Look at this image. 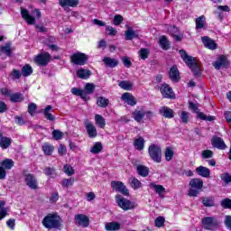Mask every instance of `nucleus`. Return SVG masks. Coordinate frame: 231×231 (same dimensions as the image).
Instances as JSON below:
<instances>
[{
    "label": "nucleus",
    "instance_id": "1",
    "mask_svg": "<svg viewBox=\"0 0 231 231\" xmlns=\"http://www.w3.org/2000/svg\"><path fill=\"white\" fill-rule=\"evenodd\" d=\"M179 53L181 59L187 64V66L189 67V69H191L194 77H199V75H201V69L199 68V65L196 62V59H194L192 56H189L185 50H180Z\"/></svg>",
    "mask_w": 231,
    "mask_h": 231
},
{
    "label": "nucleus",
    "instance_id": "2",
    "mask_svg": "<svg viewBox=\"0 0 231 231\" xmlns=\"http://www.w3.org/2000/svg\"><path fill=\"white\" fill-rule=\"evenodd\" d=\"M42 223L45 228H48V230L60 228L61 226L60 217L53 214L47 215Z\"/></svg>",
    "mask_w": 231,
    "mask_h": 231
},
{
    "label": "nucleus",
    "instance_id": "3",
    "mask_svg": "<svg viewBox=\"0 0 231 231\" xmlns=\"http://www.w3.org/2000/svg\"><path fill=\"white\" fill-rule=\"evenodd\" d=\"M201 223L204 230L216 231L221 226V222L216 217H206Z\"/></svg>",
    "mask_w": 231,
    "mask_h": 231
},
{
    "label": "nucleus",
    "instance_id": "4",
    "mask_svg": "<svg viewBox=\"0 0 231 231\" xmlns=\"http://www.w3.org/2000/svg\"><path fill=\"white\" fill-rule=\"evenodd\" d=\"M189 196L198 198V194L203 191V180L192 179L189 181Z\"/></svg>",
    "mask_w": 231,
    "mask_h": 231
},
{
    "label": "nucleus",
    "instance_id": "5",
    "mask_svg": "<svg viewBox=\"0 0 231 231\" xmlns=\"http://www.w3.org/2000/svg\"><path fill=\"white\" fill-rule=\"evenodd\" d=\"M148 154L155 163H162V148L156 144H151L148 148Z\"/></svg>",
    "mask_w": 231,
    "mask_h": 231
},
{
    "label": "nucleus",
    "instance_id": "6",
    "mask_svg": "<svg viewBox=\"0 0 231 231\" xmlns=\"http://www.w3.org/2000/svg\"><path fill=\"white\" fill-rule=\"evenodd\" d=\"M116 203L125 211L133 210L136 207L134 202H131V200L124 198L122 195L116 196Z\"/></svg>",
    "mask_w": 231,
    "mask_h": 231
},
{
    "label": "nucleus",
    "instance_id": "7",
    "mask_svg": "<svg viewBox=\"0 0 231 231\" xmlns=\"http://www.w3.org/2000/svg\"><path fill=\"white\" fill-rule=\"evenodd\" d=\"M70 62L76 66H84L88 62V55L82 52H76L70 56Z\"/></svg>",
    "mask_w": 231,
    "mask_h": 231
},
{
    "label": "nucleus",
    "instance_id": "8",
    "mask_svg": "<svg viewBox=\"0 0 231 231\" xmlns=\"http://www.w3.org/2000/svg\"><path fill=\"white\" fill-rule=\"evenodd\" d=\"M110 185L113 190H116V192H119L120 194H123V196H129V189L127 187H125L124 182L119 180H112Z\"/></svg>",
    "mask_w": 231,
    "mask_h": 231
},
{
    "label": "nucleus",
    "instance_id": "9",
    "mask_svg": "<svg viewBox=\"0 0 231 231\" xmlns=\"http://www.w3.org/2000/svg\"><path fill=\"white\" fill-rule=\"evenodd\" d=\"M50 60H51V55L48 52L38 54L34 58L35 64H37V66H42V68L46 67L47 64H50Z\"/></svg>",
    "mask_w": 231,
    "mask_h": 231
},
{
    "label": "nucleus",
    "instance_id": "10",
    "mask_svg": "<svg viewBox=\"0 0 231 231\" xmlns=\"http://www.w3.org/2000/svg\"><path fill=\"white\" fill-rule=\"evenodd\" d=\"M74 219L79 226H82L83 228L89 226V217L84 214L76 215Z\"/></svg>",
    "mask_w": 231,
    "mask_h": 231
},
{
    "label": "nucleus",
    "instance_id": "11",
    "mask_svg": "<svg viewBox=\"0 0 231 231\" xmlns=\"http://www.w3.org/2000/svg\"><path fill=\"white\" fill-rule=\"evenodd\" d=\"M25 183L29 189H32V190H35L38 189L37 186V178L32 173L25 174L24 178Z\"/></svg>",
    "mask_w": 231,
    "mask_h": 231
},
{
    "label": "nucleus",
    "instance_id": "12",
    "mask_svg": "<svg viewBox=\"0 0 231 231\" xmlns=\"http://www.w3.org/2000/svg\"><path fill=\"white\" fill-rule=\"evenodd\" d=\"M160 91L162 97H164V98H174V92L172 91V88L169 87L168 84H163L160 88Z\"/></svg>",
    "mask_w": 231,
    "mask_h": 231
},
{
    "label": "nucleus",
    "instance_id": "13",
    "mask_svg": "<svg viewBox=\"0 0 231 231\" xmlns=\"http://www.w3.org/2000/svg\"><path fill=\"white\" fill-rule=\"evenodd\" d=\"M126 28L127 30L125 32V41H133V39H138L139 37L138 31H134L133 27L127 26V25H126Z\"/></svg>",
    "mask_w": 231,
    "mask_h": 231
},
{
    "label": "nucleus",
    "instance_id": "14",
    "mask_svg": "<svg viewBox=\"0 0 231 231\" xmlns=\"http://www.w3.org/2000/svg\"><path fill=\"white\" fill-rule=\"evenodd\" d=\"M215 69H221V68H228V60L224 55L220 56L217 61L213 63Z\"/></svg>",
    "mask_w": 231,
    "mask_h": 231
},
{
    "label": "nucleus",
    "instance_id": "15",
    "mask_svg": "<svg viewBox=\"0 0 231 231\" xmlns=\"http://www.w3.org/2000/svg\"><path fill=\"white\" fill-rule=\"evenodd\" d=\"M211 143L213 147H216L220 151H225V149H226V144L225 143V141H223L221 137H217V136L213 137L211 140Z\"/></svg>",
    "mask_w": 231,
    "mask_h": 231
},
{
    "label": "nucleus",
    "instance_id": "16",
    "mask_svg": "<svg viewBox=\"0 0 231 231\" xmlns=\"http://www.w3.org/2000/svg\"><path fill=\"white\" fill-rule=\"evenodd\" d=\"M85 127L89 138H97L98 133L97 132V127L91 122L86 121Z\"/></svg>",
    "mask_w": 231,
    "mask_h": 231
},
{
    "label": "nucleus",
    "instance_id": "17",
    "mask_svg": "<svg viewBox=\"0 0 231 231\" xmlns=\"http://www.w3.org/2000/svg\"><path fill=\"white\" fill-rule=\"evenodd\" d=\"M122 100L128 104V106H136V97L129 92H125L121 97Z\"/></svg>",
    "mask_w": 231,
    "mask_h": 231
},
{
    "label": "nucleus",
    "instance_id": "18",
    "mask_svg": "<svg viewBox=\"0 0 231 231\" xmlns=\"http://www.w3.org/2000/svg\"><path fill=\"white\" fill-rule=\"evenodd\" d=\"M21 14L23 19L26 21L27 24L33 25L35 24V17L32 16L28 10L21 8Z\"/></svg>",
    "mask_w": 231,
    "mask_h": 231
},
{
    "label": "nucleus",
    "instance_id": "19",
    "mask_svg": "<svg viewBox=\"0 0 231 231\" xmlns=\"http://www.w3.org/2000/svg\"><path fill=\"white\" fill-rule=\"evenodd\" d=\"M201 40L204 46L208 48V50H216V48H217L216 42H214V40L210 39L208 36H203Z\"/></svg>",
    "mask_w": 231,
    "mask_h": 231
},
{
    "label": "nucleus",
    "instance_id": "20",
    "mask_svg": "<svg viewBox=\"0 0 231 231\" xmlns=\"http://www.w3.org/2000/svg\"><path fill=\"white\" fill-rule=\"evenodd\" d=\"M78 79H82L83 80H88L92 75L91 70L88 69H79L76 71Z\"/></svg>",
    "mask_w": 231,
    "mask_h": 231
},
{
    "label": "nucleus",
    "instance_id": "21",
    "mask_svg": "<svg viewBox=\"0 0 231 231\" xmlns=\"http://www.w3.org/2000/svg\"><path fill=\"white\" fill-rule=\"evenodd\" d=\"M159 113L162 116H164V118H174V110L168 106H162L159 109Z\"/></svg>",
    "mask_w": 231,
    "mask_h": 231
},
{
    "label": "nucleus",
    "instance_id": "22",
    "mask_svg": "<svg viewBox=\"0 0 231 231\" xmlns=\"http://www.w3.org/2000/svg\"><path fill=\"white\" fill-rule=\"evenodd\" d=\"M122 225L119 222L112 221L106 222L105 224V230L106 231H118L120 230Z\"/></svg>",
    "mask_w": 231,
    "mask_h": 231
},
{
    "label": "nucleus",
    "instance_id": "23",
    "mask_svg": "<svg viewBox=\"0 0 231 231\" xmlns=\"http://www.w3.org/2000/svg\"><path fill=\"white\" fill-rule=\"evenodd\" d=\"M12 43L7 42L3 46H0V55H6V57H12Z\"/></svg>",
    "mask_w": 231,
    "mask_h": 231
},
{
    "label": "nucleus",
    "instance_id": "24",
    "mask_svg": "<svg viewBox=\"0 0 231 231\" xmlns=\"http://www.w3.org/2000/svg\"><path fill=\"white\" fill-rule=\"evenodd\" d=\"M196 172L202 178H210V170L205 166H199L196 168Z\"/></svg>",
    "mask_w": 231,
    "mask_h": 231
},
{
    "label": "nucleus",
    "instance_id": "25",
    "mask_svg": "<svg viewBox=\"0 0 231 231\" xmlns=\"http://www.w3.org/2000/svg\"><path fill=\"white\" fill-rule=\"evenodd\" d=\"M103 62L106 68H116V66L119 64L118 60L112 59L111 57H105L103 59Z\"/></svg>",
    "mask_w": 231,
    "mask_h": 231
},
{
    "label": "nucleus",
    "instance_id": "26",
    "mask_svg": "<svg viewBox=\"0 0 231 231\" xmlns=\"http://www.w3.org/2000/svg\"><path fill=\"white\" fill-rule=\"evenodd\" d=\"M53 109V106L51 105H48L43 110H42V113L44 115V117L46 120H50V122H53L55 120V116L50 113Z\"/></svg>",
    "mask_w": 231,
    "mask_h": 231
},
{
    "label": "nucleus",
    "instance_id": "27",
    "mask_svg": "<svg viewBox=\"0 0 231 231\" xmlns=\"http://www.w3.org/2000/svg\"><path fill=\"white\" fill-rule=\"evenodd\" d=\"M133 118L134 120H135V122H142V120H143V118H145V111L143 109L138 110L135 109L133 113Z\"/></svg>",
    "mask_w": 231,
    "mask_h": 231
},
{
    "label": "nucleus",
    "instance_id": "28",
    "mask_svg": "<svg viewBox=\"0 0 231 231\" xmlns=\"http://www.w3.org/2000/svg\"><path fill=\"white\" fill-rule=\"evenodd\" d=\"M170 79L172 82H180V70L177 67H171L170 69Z\"/></svg>",
    "mask_w": 231,
    "mask_h": 231
},
{
    "label": "nucleus",
    "instance_id": "29",
    "mask_svg": "<svg viewBox=\"0 0 231 231\" xmlns=\"http://www.w3.org/2000/svg\"><path fill=\"white\" fill-rule=\"evenodd\" d=\"M85 99L86 100H89V97H88V95H93V93H95V85L92 83H87L85 85Z\"/></svg>",
    "mask_w": 231,
    "mask_h": 231
},
{
    "label": "nucleus",
    "instance_id": "30",
    "mask_svg": "<svg viewBox=\"0 0 231 231\" xmlns=\"http://www.w3.org/2000/svg\"><path fill=\"white\" fill-rule=\"evenodd\" d=\"M151 187H152V189H154L156 194L160 196V198H165V189L163 186L152 183Z\"/></svg>",
    "mask_w": 231,
    "mask_h": 231
},
{
    "label": "nucleus",
    "instance_id": "31",
    "mask_svg": "<svg viewBox=\"0 0 231 231\" xmlns=\"http://www.w3.org/2000/svg\"><path fill=\"white\" fill-rule=\"evenodd\" d=\"M137 174L143 178H147L149 176V168L143 165H138L136 168Z\"/></svg>",
    "mask_w": 231,
    "mask_h": 231
},
{
    "label": "nucleus",
    "instance_id": "32",
    "mask_svg": "<svg viewBox=\"0 0 231 231\" xmlns=\"http://www.w3.org/2000/svg\"><path fill=\"white\" fill-rule=\"evenodd\" d=\"M134 146L137 151H143V147H145V140L143 137H139L134 140Z\"/></svg>",
    "mask_w": 231,
    "mask_h": 231
},
{
    "label": "nucleus",
    "instance_id": "33",
    "mask_svg": "<svg viewBox=\"0 0 231 231\" xmlns=\"http://www.w3.org/2000/svg\"><path fill=\"white\" fill-rule=\"evenodd\" d=\"M60 5L64 8L65 6H71L75 8V6L79 5V0H60Z\"/></svg>",
    "mask_w": 231,
    "mask_h": 231
},
{
    "label": "nucleus",
    "instance_id": "34",
    "mask_svg": "<svg viewBox=\"0 0 231 231\" xmlns=\"http://www.w3.org/2000/svg\"><path fill=\"white\" fill-rule=\"evenodd\" d=\"M0 165H1L0 167L5 169V171H10L12 167H14V160L12 159H5L1 162Z\"/></svg>",
    "mask_w": 231,
    "mask_h": 231
},
{
    "label": "nucleus",
    "instance_id": "35",
    "mask_svg": "<svg viewBox=\"0 0 231 231\" xmlns=\"http://www.w3.org/2000/svg\"><path fill=\"white\" fill-rule=\"evenodd\" d=\"M10 97V101L13 102L14 104L17 102H23L24 100V96L19 92L11 94Z\"/></svg>",
    "mask_w": 231,
    "mask_h": 231
},
{
    "label": "nucleus",
    "instance_id": "36",
    "mask_svg": "<svg viewBox=\"0 0 231 231\" xmlns=\"http://www.w3.org/2000/svg\"><path fill=\"white\" fill-rule=\"evenodd\" d=\"M195 23H196L197 30H203V28H205V24L207 23L205 15H201V16L198 17L196 19Z\"/></svg>",
    "mask_w": 231,
    "mask_h": 231
},
{
    "label": "nucleus",
    "instance_id": "37",
    "mask_svg": "<svg viewBox=\"0 0 231 231\" xmlns=\"http://www.w3.org/2000/svg\"><path fill=\"white\" fill-rule=\"evenodd\" d=\"M129 184L132 189H142V182L138 180L135 177H130L129 178Z\"/></svg>",
    "mask_w": 231,
    "mask_h": 231
},
{
    "label": "nucleus",
    "instance_id": "38",
    "mask_svg": "<svg viewBox=\"0 0 231 231\" xmlns=\"http://www.w3.org/2000/svg\"><path fill=\"white\" fill-rule=\"evenodd\" d=\"M12 145V138L10 137H2L0 140L1 149H8Z\"/></svg>",
    "mask_w": 231,
    "mask_h": 231
},
{
    "label": "nucleus",
    "instance_id": "39",
    "mask_svg": "<svg viewBox=\"0 0 231 231\" xmlns=\"http://www.w3.org/2000/svg\"><path fill=\"white\" fill-rule=\"evenodd\" d=\"M21 73H22L23 77H30V75H32V73H33V69L31 67L30 64H25L22 68Z\"/></svg>",
    "mask_w": 231,
    "mask_h": 231
},
{
    "label": "nucleus",
    "instance_id": "40",
    "mask_svg": "<svg viewBox=\"0 0 231 231\" xmlns=\"http://www.w3.org/2000/svg\"><path fill=\"white\" fill-rule=\"evenodd\" d=\"M72 95H75L76 97H80L82 100L86 101V93H84V90L81 88H71Z\"/></svg>",
    "mask_w": 231,
    "mask_h": 231
},
{
    "label": "nucleus",
    "instance_id": "41",
    "mask_svg": "<svg viewBox=\"0 0 231 231\" xmlns=\"http://www.w3.org/2000/svg\"><path fill=\"white\" fill-rule=\"evenodd\" d=\"M95 120L97 125H99L101 129H104V127H106V119L102 116L97 114L95 116Z\"/></svg>",
    "mask_w": 231,
    "mask_h": 231
},
{
    "label": "nucleus",
    "instance_id": "42",
    "mask_svg": "<svg viewBox=\"0 0 231 231\" xmlns=\"http://www.w3.org/2000/svg\"><path fill=\"white\" fill-rule=\"evenodd\" d=\"M54 149L55 148L51 144H49V143H44L42 145V151H43L44 154H46V156H51Z\"/></svg>",
    "mask_w": 231,
    "mask_h": 231
},
{
    "label": "nucleus",
    "instance_id": "43",
    "mask_svg": "<svg viewBox=\"0 0 231 231\" xmlns=\"http://www.w3.org/2000/svg\"><path fill=\"white\" fill-rule=\"evenodd\" d=\"M5 205H6L5 201H0V221L8 216V208H5Z\"/></svg>",
    "mask_w": 231,
    "mask_h": 231
},
{
    "label": "nucleus",
    "instance_id": "44",
    "mask_svg": "<svg viewBox=\"0 0 231 231\" xmlns=\"http://www.w3.org/2000/svg\"><path fill=\"white\" fill-rule=\"evenodd\" d=\"M97 105L99 107H107V106H109V99H107L104 97H99L97 99Z\"/></svg>",
    "mask_w": 231,
    "mask_h": 231
},
{
    "label": "nucleus",
    "instance_id": "45",
    "mask_svg": "<svg viewBox=\"0 0 231 231\" xmlns=\"http://www.w3.org/2000/svg\"><path fill=\"white\" fill-rule=\"evenodd\" d=\"M119 87L125 91H131V89H133V83H131V81L123 80L119 82Z\"/></svg>",
    "mask_w": 231,
    "mask_h": 231
},
{
    "label": "nucleus",
    "instance_id": "46",
    "mask_svg": "<svg viewBox=\"0 0 231 231\" xmlns=\"http://www.w3.org/2000/svg\"><path fill=\"white\" fill-rule=\"evenodd\" d=\"M160 46L162 50H169L171 48V43L168 42L167 37L162 36L160 38Z\"/></svg>",
    "mask_w": 231,
    "mask_h": 231
},
{
    "label": "nucleus",
    "instance_id": "47",
    "mask_svg": "<svg viewBox=\"0 0 231 231\" xmlns=\"http://www.w3.org/2000/svg\"><path fill=\"white\" fill-rule=\"evenodd\" d=\"M102 143L97 142L92 146V148L90 149V152H92V154H98V152H102Z\"/></svg>",
    "mask_w": 231,
    "mask_h": 231
},
{
    "label": "nucleus",
    "instance_id": "48",
    "mask_svg": "<svg viewBox=\"0 0 231 231\" xmlns=\"http://www.w3.org/2000/svg\"><path fill=\"white\" fill-rule=\"evenodd\" d=\"M166 162H171L174 158V150L171 147H167L164 152Z\"/></svg>",
    "mask_w": 231,
    "mask_h": 231
},
{
    "label": "nucleus",
    "instance_id": "49",
    "mask_svg": "<svg viewBox=\"0 0 231 231\" xmlns=\"http://www.w3.org/2000/svg\"><path fill=\"white\" fill-rule=\"evenodd\" d=\"M198 118H199V120H205L206 122H213V120H216L215 116H207L205 115V113L203 112H199L198 114Z\"/></svg>",
    "mask_w": 231,
    "mask_h": 231
},
{
    "label": "nucleus",
    "instance_id": "50",
    "mask_svg": "<svg viewBox=\"0 0 231 231\" xmlns=\"http://www.w3.org/2000/svg\"><path fill=\"white\" fill-rule=\"evenodd\" d=\"M202 205L204 207H214V198L213 197H206L202 199Z\"/></svg>",
    "mask_w": 231,
    "mask_h": 231
},
{
    "label": "nucleus",
    "instance_id": "51",
    "mask_svg": "<svg viewBox=\"0 0 231 231\" xmlns=\"http://www.w3.org/2000/svg\"><path fill=\"white\" fill-rule=\"evenodd\" d=\"M150 53H151V51H149V49H146V48H142V49L139 51V55H140L141 59H142L143 60H145V59H148Z\"/></svg>",
    "mask_w": 231,
    "mask_h": 231
},
{
    "label": "nucleus",
    "instance_id": "52",
    "mask_svg": "<svg viewBox=\"0 0 231 231\" xmlns=\"http://www.w3.org/2000/svg\"><path fill=\"white\" fill-rule=\"evenodd\" d=\"M180 118L182 122V124H189V118H190V113L187 111H182L180 115Z\"/></svg>",
    "mask_w": 231,
    "mask_h": 231
},
{
    "label": "nucleus",
    "instance_id": "53",
    "mask_svg": "<svg viewBox=\"0 0 231 231\" xmlns=\"http://www.w3.org/2000/svg\"><path fill=\"white\" fill-rule=\"evenodd\" d=\"M201 156L203 160H208L210 158H213L214 152H212V150H204L201 152Z\"/></svg>",
    "mask_w": 231,
    "mask_h": 231
},
{
    "label": "nucleus",
    "instance_id": "54",
    "mask_svg": "<svg viewBox=\"0 0 231 231\" xmlns=\"http://www.w3.org/2000/svg\"><path fill=\"white\" fill-rule=\"evenodd\" d=\"M220 179L222 180V181H224V183H226V185H228V183H231V175L228 172L222 173L220 175Z\"/></svg>",
    "mask_w": 231,
    "mask_h": 231
},
{
    "label": "nucleus",
    "instance_id": "55",
    "mask_svg": "<svg viewBox=\"0 0 231 231\" xmlns=\"http://www.w3.org/2000/svg\"><path fill=\"white\" fill-rule=\"evenodd\" d=\"M106 35H109V36H115L116 35V33H118L116 29L113 28V26H110V25L106 26Z\"/></svg>",
    "mask_w": 231,
    "mask_h": 231
},
{
    "label": "nucleus",
    "instance_id": "56",
    "mask_svg": "<svg viewBox=\"0 0 231 231\" xmlns=\"http://www.w3.org/2000/svg\"><path fill=\"white\" fill-rule=\"evenodd\" d=\"M75 183V179H63L61 180L62 187H71Z\"/></svg>",
    "mask_w": 231,
    "mask_h": 231
},
{
    "label": "nucleus",
    "instance_id": "57",
    "mask_svg": "<svg viewBox=\"0 0 231 231\" xmlns=\"http://www.w3.org/2000/svg\"><path fill=\"white\" fill-rule=\"evenodd\" d=\"M52 136L54 140H62L64 133L60 132V130H53Z\"/></svg>",
    "mask_w": 231,
    "mask_h": 231
},
{
    "label": "nucleus",
    "instance_id": "58",
    "mask_svg": "<svg viewBox=\"0 0 231 231\" xmlns=\"http://www.w3.org/2000/svg\"><path fill=\"white\" fill-rule=\"evenodd\" d=\"M63 169L65 174H68V176H73V174H75V170H73V167L69 164L64 165Z\"/></svg>",
    "mask_w": 231,
    "mask_h": 231
},
{
    "label": "nucleus",
    "instance_id": "59",
    "mask_svg": "<svg viewBox=\"0 0 231 231\" xmlns=\"http://www.w3.org/2000/svg\"><path fill=\"white\" fill-rule=\"evenodd\" d=\"M222 208H231V199H224L220 202Z\"/></svg>",
    "mask_w": 231,
    "mask_h": 231
},
{
    "label": "nucleus",
    "instance_id": "60",
    "mask_svg": "<svg viewBox=\"0 0 231 231\" xmlns=\"http://www.w3.org/2000/svg\"><path fill=\"white\" fill-rule=\"evenodd\" d=\"M35 111H37V105L35 103H31L28 106V113L31 115V116H33L35 115Z\"/></svg>",
    "mask_w": 231,
    "mask_h": 231
},
{
    "label": "nucleus",
    "instance_id": "61",
    "mask_svg": "<svg viewBox=\"0 0 231 231\" xmlns=\"http://www.w3.org/2000/svg\"><path fill=\"white\" fill-rule=\"evenodd\" d=\"M121 60L123 64L125 66V68H131V66H133V62H131V59H129V57L127 56L122 57Z\"/></svg>",
    "mask_w": 231,
    "mask_h": 231
},
{
    "label": "nucleus",
    "instance_id": "62",
    "mask_svg": "<svg viewBox=\"0 0 231 231\" xmlns=\"http://www.w3.org/2000/svg\"><path fill=\"white\" fill-rule=\"evenodd\" d=\"M225 226L227 228V230L231 231V216L226 215L224 219Z\"/></svg>",
    "mask_w": 231,
    "mask_h": 231
},
{
    "label": "nucleus",
    "instance_id": "63",
    "mask_svg": "<svg viewBox=\"0 0 231 231\" xmlns=\"http://www.w3.org/2000/svg\"><path fill=\"white\" fill-rule=\"evenodd\" d=\"M165 223V218L163 217H158L155 219V226H157L158 228H161V226H162Z\"/></svg>",
    "mask_w": 231,
    "mask_h": 231
},
{
    "label": "nucleus",
    "instance_id": "64",
    "mask_svg": "<svg viewBox=\"0 0 231 231\" xmlns=\"http://www.w3.org/2000/svg\"><path fill=\"white\" fill-rule=\"evenodd\" d=\"M44 172L46 176H53L55 175V168L46 167Z\"/></svg>",
    "mask_w": 231,
    "mask_h": 231
}]
</instances>
